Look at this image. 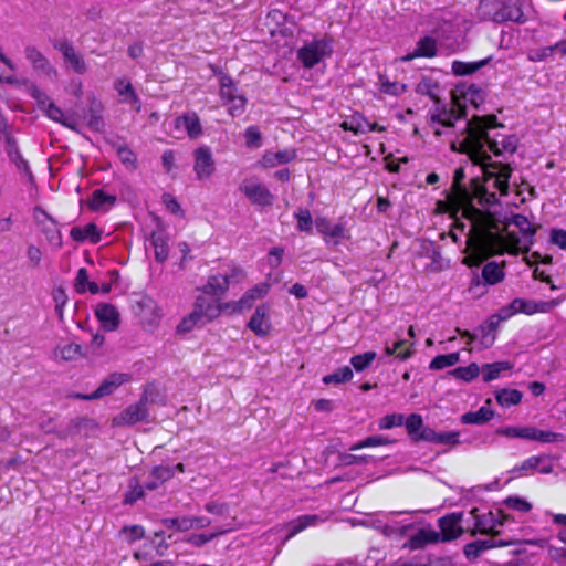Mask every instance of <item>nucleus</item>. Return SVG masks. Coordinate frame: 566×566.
Segmentation results:
<instances>
[{
  "instance_id": "nucleus-1",
  "label": "nucleus",
  "mask_w": 566,
  "mask_h": 566,
  "mask_svg": "<svg viewBox=\"0 0 566 566\" xmlns=\"http://www.w3.org/2000/svg\"><path fill=\"white\" fill-rule=\"evenodd\" d=\"M429 126L436 136L446 137L453 151L467 154L484 171V184L476 188L483 200L494 201L507 195L512 169L507 164L491 161L489 151L497 156L513 154L518 143L514 135L491 137L483 118L474 117L460 125L459 115L439 107L430 112Z\"/></svg>"
},
{
  "instance_id": "nucleus-2",
  "label": "nucleus",
  "mask_w": 566,
  "mask_h": 566,
  "mask_svg": "<svg viewBox=\"0 0 566 566\" xmlns=\"http://www.w3.org/2000/svg\"><path fill=\"white\" fill-rule=\"evenodd\" d=\"M485 207L474 222V230L465 232V253L463 263L478 266L494 254H517L528 250L534 230L524 216L516 214L512 221L500 229L494 216Z\"/></svg>"
},
{
  "instance_id": "nucleus-3",
  "label": "nucleus",
  "mask_w": 566,
  "mask_h": 566,
  "mask_svg": "<svg viewBox=\"0 0 566 566\" xmlns=\"http://www.w3.org/2000/svg\"><path fill=\"white\" fill-rule=\"evenodd\" d=\"M482 177L474 178L472 180L471 190H468L461 185L465 178L464 168L459 167L454 171L452 191L447 198V211L454 219L455 229L451 232L454 240L457 238V230H460L461 234L465 235L467 231L474 230V222L485 209V207H492L497 201H486L482 199L476 192L478 185L484 184V171Z\"/></svg>"
},
{
  "instance_id": "nucleus-4",
  "label": "nucleus",
  "mask_w": 566,
  "mask_h": 566,
  "mask_svg": "<svg viewBox=\"0 0 566 566\" xmlns=\"http://www.w3.org/2000/svg\"><path fill=\"white\" fill-rule=\"evenodd\" d=\"M384 533L387 536H408L409 539L403 544V547L411 551L420 549L429 544L440 542V534L431 526L415 527L412 523L403 521H395L386 524Z\"/></svg>"
},
{
  "instance_id": "nucleus-5",
  "label": "nucleus",
  "mask_w": 566,
  "mask_h": 566,
  "mask_svg": "<svg viewBox=\"0 0 566 566\" xmlns=\"http://www.w3.org/2000/svg\"><path fill=\"white\" fill-rule=\"evenodd\" d=\"M333 53L332 41L327 38L313 40L297 50V59L306 69H312Z\"/></svg>"
},
{
  "instance_id": "nucleus-6",
  "label": "nucleus",
  "mask_w": 566,
  "mask_h": 566,
  "mask_svg": "<svg viewBox=\"0 0 566 566\" xmlns=\"http://www.w3.org/2000/svg\"><path fill=\"white\" fill-rule=\"evenodd\" d=\"M244 277V273L240 268L232 266L228 273H219L210 275L207 283L200 289L203 294L221 297L229 289L232 281L239 282Z\"/></svg>"
},
{
  "instance_id": "nucleus-7",
  "label": "nucleus",
  "mask_w": 566,
  "mask_h": 566,
  "mask_svg": "<svg viewBox=\"0 0 566 566\" xmlns=\"http://www.w3.org/2000/svg\"><path fill=\"white\" fill-rule=\"evenodd\" d=\"M554 470L553 458L547 454L532 455L515 465L513 472L517 476L533 475L534 473L549 474Z\"/></svg>"
},
{
  "instance_id": "nucleus-8",
  "label": "nucleus",
  "mask_w": 566,
  "mask_h": 566,
  "mask_svg": "<svg viewBox=\"0 0 566 566\" xmlns=\"http://www.w3.org/2000/svg\"><path fill=\"white\" fill-rule=\"evenodd\" d=\"M53 48L59 51L65 65L77 74L87 72V64L84 56L66 40H54Z\"/></svg>"
},
{
  "instance_id": "nucleus-9",
  "label": "nucleus",
  "mask_w": 566,
  "mask_h": 566,
  "mask_svg": "<svg viewBox=\"0 0 566 566\" xmlns=\"http://www.w3.org/2000/svg\"><path fill=\"white\" fill-rule=\"evenodd\" d=\"M481 275L483 284L478 276L474 277L469 287L470 293L482 295L485 291L478 292V290L482 289L484 285H495L502 282L505 277L504 263L500 264L496 262H488L483 266Z\"/></svg>"
},
{
  "instance_id": "nucleus-10",
  "label": "nucleus",
  "mask_w": 566,
  "mask_h": 566,
  "mask_svg": "<svg viewBox=\"0 0 566 566\" xmlns=\"http://www.w3.org/2000/svg\"><path fill=\"white\" fill-rule=\"evenodd\" d=\"M474 517L475 531L481 534H500V527L503 525V515L501 511H486L480 513L478 509L470 512Z\"/></svg>"
},
{
  "instance_id": "nucleus-11",
  "label": "nucleus",
  "mask_w": 566,
  "mask_h": 566,
  "mask_svg": "<svg viewBox=\"0 0 566 566\" xmlns=\"http://www.w3.org/2000/svg\"><path fill=\"white\" fill-rule=\"evenodd\" d=\"M315 228L323 235L327 244L338 245L343 240L350 238L348 230L342 223L333 224L327 218L318 217L314 221Z\"/></svg>"
},
{
  "instance_id": "nucleus-12",
  "label": "nucleus",
  "mask_w": 566,
  "mask_h": 566,
  "mask_svg": "<svg viewBox=\"0 0 566 566\" xmlns=\"http://www.w3.org/2000/svg\"><path fill=\"white\" fill-rule=\"evenodd\" d=\"M228 307H230L229 303L223 304L220 302L219 297L210 296L201 292L196 298L193 310L208 323L217 318L221 312Z\"/></svg>"
},
{
  "instance_id": "nucleus-13",
  "label": "nucleus",
  "mask_w": 566,
  "mask_h": 566,
  "mask_svg": "<svg viewBox=\"0 0 566 566\" xmlns=\"http://www.w3.org/2000/svg\"><path fill=\"white\" fill-rule=\"evenodd\" d=\"M216 163L208 146H200L193 151V171L198 179H207L213 175Z\"/></svg>"
},
{
  "instance_id": "nucleus-14",
  "label": "nucleus",
  "mask_w": 566,
  "mask_h": 566,
  "mask_svg": "<svg viewBox=\"0 0 566 566\" xmlns=\"http://www.w3.org/2000/svg\"><path fill=\"white\" fill-rule=\"evenodd\" d=\"M130 376L125 373H114L103 380L99 387L90 395L77 394L75 397L82 400H94L113 394L119 386L129 381Z\"/></svg>"
},
{
  "instance_id": "nucleus-15",
  "label": "nucleus",
  "mask_w": 566,
  "mask_h": 566,
  "mask_svg": "<svg viewBox=\"0 0 566 566\" xmlns=\"http://www.w3.org/2000/svg\"><path fill=\"white\" fill-rule=\"evenodd\" d=\"M248 327L259 337H265L270 334L272 324L271 307L269 304L263 303L256 306L254 313L248 322Z\"/></svg>"
},
{
  "instance_id": "nucleus-16",
  "label": "nucleus",
  "mask_w": 566,
  "mask_h": 566,
  "mask_svg": "<svg viewBox=\"0 0 566 566\" xmlns=\"http://www.w3.org/2000/svg\"><path fill=\"white\" fill-rule=\"evenodd\" d=\"M562 300L553 298L549 301H530L524 298H514L512 301V307L516 313H523L526 315H533L535 313H548L560 304Z\"/></svg>"
},
{
  "instance_id": "nucleus-17",
  "label": "nucleus",
  "mask_w": 566,
  "mask_h": 566,
  "mask_svg": "<svg viewBox=\"0 0 566 566\" xmlns=\"http://www.w3.org/2000/svg\"><path fill=\"white\" fill-rule=\"evenodd\" d=\"M185 471L184 464L176 465L160 464L154 467L149 473L148 480L145 483L147 490H156L165 482L169 481L176 472L182 473Z\"/></svg>"
},
{
  "instance_id": "nucleus-18",
  "label": "nucleus",
  "mask_w": 566,
  "mask_h": 566,
  "mask_svg": "<svg viewBox=\"0 0 566 566\" xmlns=\"http://www.w3.org/2000/svg\"><path fill=\"white\" fill-rule=\"evenodd\" d=\"M240 190L254 205L270 206L273 201V196L269 189L255 180H244L240 186Z\"/></svg>"
},
{
  "instance_id": "nucleus-19",
  "label": "nucleus",
  "mask_w": 566,
  "mask_h": 566,
  "mask_svg": "<svg viewBox=\"0 0 566 566\" xmlns=\"http://www.w3.org/2000/svg\"><path fill=\"white\" fill-rule=\"evenodd\" d=\"M148 411L145 402L140 401L128 406L119 415L113 418L114 426H133L147 418Z\"/></svg>"
},
{
  "instance_id": "nucleus-20",
  "label": "nucleus",
  "mask_w": 566,
  "mask_h": 566,
  "mask_svg": "<svg viewBox=\"0 0 566 566\" xmlns=\"http://www.w3.org/2000/svg\"><path fill=\"white\" fill-rule=\"evenodd\" d=\"M114 87L119 96V102L129 105L134 111L140 112L142 104L132 83L126 77L115 81Z\"/></svg>"
},
{
  "instance_id": "nucleus-21",
  "label": "nucleus",
  "mask_w": 566,
  "mask_h": 566,
  "mask_svg": "<svg viewBox=\"0 0 566 566\" xmlns=\"http://www.w3.org/2000/svg\"><path fill=\"white\" fill-rule=\"evenodd\" d=\"M95 315L104 331H115L119 325V313L117 308L108 303H101L95 307Z\"/></svg>"
},
{
  "instance_id": "nucleus-22",
  "label": "nucleus",
  "mask_w": 566,
  "mask_h": 566,
  "mask_svg": "<svg viewBox=\"0 0 566 566\" xmlns=\"http://www.w3.org/2000/svg\"><path fill=\"white\" fill-rule=\"evenodd\" d=\"M437 40L432 36L421 38L412 52L400 57L401 62H409L417 57L431 59L437 55Z\"/></svg>"
},
{
  "instance_id": "nucleus-23",
  "label": "nucleus",
  "mask_w": 566,
  "mask_h": 566,
  "mask_svg": "<svg viewBox=\"0 0 566 566\" xmlns=\"http://www.w3.org/2000/svg\"><path fill=\"white\" fill-rule=\"evenodd\" d=\"M340 127L344 130L353 132L355 135L384 130V127L378 126L376 123L368 122L360 114H355L352 117L343 120Z\"/></svg>"
},
{
  "instance_id": "nucleus-24",
  "label": "nucleus",
  "mask_w": 566,
  "mask_h": 566,
  "mask_svg": "<svg viewBox=\"0 0 566 566\" xmlns=\"http://www.w3.org/2000/svg\"><path fill=\"white\" fill-rule=\"evenodd\" d=\"M565 439L563 433L552 430H542L534 426H524L523 440L535 441L539 443H558Z\"/></svg>"
},
{
  "instance_id": "nucleus-25",
  "label": "nucleus",
  "mask_w": 566,
  "mask_h": 566,
  "mask_svg": "<svg viewBox=\"0 0 566 566\" xmlns=\"http://www.w3.org/2000/svg\"><path fill=\"white\" fill-rule=\"evenodd\" d=\"M420 438L422 441L448 447H455L460 443L459 431L438 432L431 428H427L421 431Z\"/></svg>"
},
{
  "instance_id": "nucleus-26",
  "label": "nucleus",
  "mask_w": 566,
  "mask_h": 566,
  "mask_svg": "<svg viewBox=\"0 0 566 566\" xmlns=\"http://www.w3.org/2000/svg\"><path fill=\"white\" fill-rule=\"evenodd\" d=\"M174 123L177 132H185L190 138H197L202 134L200 119L193 112L178 116Z\"/></svg>"
},
{
  "instance_id": "nucleus-27",
  "label": "nucleus",
  "mask_w": 566,
  "mask_h": 566,
  "mask_svg": "<svg viewBox=\"0 0 566 566\" xmlns=\"http://www.w3.org/2000/svg\"><path fill=\"white\" fill-rule=\"evenodd\" d=\"M462 514H449L439 520V526L441 532L440 541H451L459 537L462 533V528L460 526Z\"/></svg>"
},
{
  "instance_id": "nucleus-28",
  "label": "nucleus",
  "mask_w": 566,
  "mask_h": 566,
  "mask_svg": "<svg viewBox=\"0 0 566 566\" xmlns=\"http://www.w3.org/2000/svg\"><path fill=\"white\" fill-rule=\"evenodd\" d=\"M513 542L511 539H479L467 544L464 547V554L468 558H476L481 553L494 548V547H504L512 545Z\"/></svg>"
},
{
  "instance_id": "nucleus-29",
  "label": "nucleus",
  "mask_w": 566,
  "mask_h": 566,
  "mask_svg": "<svg viewBox=\"0 0 566 566\" xmlns=\"http://www.w3.org/2000/svg\"><path fill=\"white\" fill-rule=\"evenodd\" d=\"M70 237L76 242L96 244L102 239V231L95 223H86L84 226L73 227L70 231Z\"/></svg>"
},
{
  "instance_id": "nucleus-30",
  "label": "nucleus",
  "mask_w": 566,
  "mask_h": 566,
  "mask_svg": "<svg viewBox=\"0 0 566 566\" xmlns=\"http://www.w3.org/2000/svg\"><path fill=\"white\" fill-rule=\"evenodd\" d=\"M39 227L50 244L54 247L61 245V233L57 224L50 219L45 212L38 210V228Z\"/></svg>"
},
{
  "instance_id": "nucleus-31",
  "label": "nucleus",
  "mask_w": 566,
  "mask_h": 566,
  "mask_svg": "<svg viewBox=\"0 0 566 566\" xmlns=\"http://www.w3.org/2000/svg\"><path fill=\"white\" fill-rule=\"evenodd\" d=\"M295 157L296 153L291 148L277 151L268 150L263 154L259 165L264 168H273L282 164L291 163Z\"/></svg>"
},
{
  "instance_id": "nucleus-32",
  "label": "nucleus",
  "mask_w": 566,
  "mask_h": 566,
  "mask_svg": "<svg viewBox=\"0 0 566 566\" xmlns=\"http://www.w3.org/2000/svg\"><path fill=\"white\" fill-rule=\"evenodd\" d=\"M327 520V516L324 514H306L297 517L289 524L290 532L286 536V539L292 538L300 532L304 531L310 526H316L319 523Z\"/></svg>"
},
{
  "instance_id": "nucleus-33",
  "label": "nucleus",
  "mask_w": 566,
  "mask_h": 566,
  "mask_svg": "<svg viewBox=\"0 0 566 566\" xmlns=\"http://www.w3.org/2000/svg\"><path fill=\"white\" fill-rule=\"evenodd\" d=\"M492 19L496 22H523V11L516 0H510L503 3L502 8L494 13Z\"/></svg>"
},
{
  "instance_id": "nucleus-34",
  "label": "nucleus",
  "mask_w": 566,
  "mask_h": 566,
  "mask_svg": "<svg viewBox=\"0 0 566 566\" xmlns=\"http://www.w3.org/2000/svg\"><path fill=\"white\" fill-rule=\"evenodd\" d=\"M269 290L270 285L268 283L256 284L242 295L234 307L239 311L252 307L256 300L264 297L269 293Z\"/></svg>"
},
{
  "instance_id": "nucleus-35",
  "label": "nucleus",
  "mask_w": 566,
  "mask_h": 566,
  "mask_svg": "<svg viewBox=\"0 0 566 566\" xmlns=\"http://www.w3.org/2000/svg\"><path fill=\"white\" fill-rule=\"evenodd\" d=\"M38 108H41L45 112L46 116L52 120L62 123L65 126H71V116L66 115L60 107L55 106L51 102L46 99H42L41 95L38 93Z\"/></svg>"
},
{
  "instance_id": "nucleus-36",
  "label": "nucleus",
  "mask_w": 566,
  "mask_h": 566,
  "mask_svg": "<svg viewBox=\"0 0 566 566\" xmlns=\"http://www.w3.org/2000/svg\"><path fill=\"white\" fill-rule=\"evenodd\" d=\"M167 526L176 527L180 531H188L191 528L203 527L209 524V520L206 517H178L166 520Z\"/></svg>"
},
{
  "instance_id": "nucleus-37",
  "label": "nucleus",
  "mask_w": 566,
  "mask_h": 566,
  "mask_svg": "<svg viewBox=\"0 0 566 566\" xmlns=\"http://www.w3.org/2000/svg\"><path fill=\"white\" fill-rule=\"evenodd\" d=\"M494 417V411L488 407L482 406L476 411L465 412L461 416L460 420L464 424H483Z\"/></svg>"
},
{
  "instance_id": "nucleus-38",
  "label": "nucleus",
  "mask_w": 566,
  "mask_h": 566,
  "mask_svg": "<svg viewBox=\"0 0 566 566\" xmlns=\"http://www.w3.org/2000/svg\"><path fill=\"white\" fill-rule=\"evenodd\" d=\"M512 365L509 361H496L493 364H485L482 366L483 380L485 382L495 380L500 378V376L512 369Z\"/></svg>"
},
{
  "instance_id": "nucleus-39",
  "label": "nucleus",
  "mask_w": 566,
  "mask_h": 566,
  "mask_svg": "<svg viewBox=\"0 0 566 566\" xmlns=\"http://www.w3.org/2000/svg\"><path fill=\"white\" fill-rule=\"evenodd\" d=\"M522 397V392L517 389H501L495 396L497 403L504 408L518 405Z\"/></svg>"
},
{
  "instance_id": "nucleus-40",
  "label": "nucleus",
  "mask_w": 566,
  "mask_h": 566,
  "mask_svg": "<svg viewBox=\"0 0 566 566\" xmlns=\"http://www.w3.org/2000/svg\"><path fill=\"white\" fill-rule=\"evenodd\" d=\"M408 434L416 441L422 440L420 438L421 431L428 427L423 426L422 417L418 413H411L405 421Z\"/></svg>"
},
{
  "instance_id": "nucleus-41",
  "label": "nucleus",
  "mask_w": 566,
  "mask_h": 566,
  "mask_svg": "<svg viewBox=\"0 0 566 566\" xmlns=\"http://www.w3.org/2000/svg\"><path fill=\"white\" fill-rule=\"evenodd\" d=\"M75 289L78 293H85L90 291L92 294H96L99 292V287L97 283L88 281L87 270L82 268L77 271L75 279Z\"/></svg>"
},
{
  "instance_id": "nucleus-42",
  "label": "nucleus",
  "mask_w": 566,
  "mask_h": 566,
  "mask_svg": "<svg viewBox=\"0 0 566 566\" xmlns=\"http://www.w3.org/2000/svg\"><path fill=\"white\" fill-rule=\"evenodd\" d=\"M116 201L115 196L105 193L103 190L97 189L93 192L88 206L92 210L97 211L104 208V206H112Z\"/></svg>"
},
{
  "instance_id": "nucleus-43",
  "label": "nucleus",
  "mask_w": 566,
  "mask_h": 566,
  "mask_svg": "<svg viewBox=\"0 0 566 566\" xmlns=\"http://www.w3.org/2000/svg\"><path fill=\"white\" fill-rule=\"evenodd\" d=\"M459 360H460L459 353L438 355L431 360L429 367L432 370H440V369H443L447 367L454 366L457 363H459Z\"/></svg>"
},
{
  "instance_id": "nucleus-44",
  "label": "nucleus",
  "mask_w": 566,
  "mask_h": 566,
  "mask_svg": "<svg viewBox=\"0 0 566 566\" xmlns=\"http://www.w3.org/2000/svg\"><path fill=\"white\" fill-rule=\"evenodd\" d=\"M353 370L348 366L337 369L335 373L323 377L324 384H344L353 379Z\"/></svg>"
},
{
  "instance_id": "nucleus-45",
  "label": "nucleus",
  "mask_w": 566,
  "mask_h": 566,
  "mask_svg": "<svg viewBox=\"0 0 566 566\" xmlns=\"http://www.w3.org/2000/svg\"><path fill=\"white\" fill-rule=\"evenodd\" d=\"M144 496V486L137 478L129 480L128 490L125 493L124 502L126 504H133Z\"/></svg>"
},
{
  "instance_id": "nucleus-46",
  "label": "nucleus",
  "mask_w": 566,
  "mask_h": 566,
  "mask_svg": "<svg viewBox=\"0 0 566 566\" xmlns=\"http://www.w3.org/2000/svg\"><path fill=\"white\" fill-rule=\"evenodd\" d=\"M237 95L239 94L232 78L228 75H222L220 77V97L222 102H230Z\"/></svg>"
},
{
  "instance_id": "nucleus-47",
  "label": "nucleus",
  "mask_w": 566,
  "mask_h": 566,
  "mask_svg": "<svg viewBox=\"0 0 566 566\" xmlns=\"http://www.w3.org/2000/svg\"><path fill=\"white\" fill-rule=\"evenodd\" d=\"M377 354L375 352H366L364 354L355 355L350 358L353 368L357 371H364L375 360Z\"/></svg>"
},
{
  "instance_id": "nucleus-48",
  "label": "nucleus",
  "mask_w": 566,
  "mask_h": 566,
  "mask_svg": "<svg viewBox=\"0 0 566 566\" xmlns=\"http://www.w3.org/2000/svg\"><path fill=\"white\" fill-rule=\"evenodd\" d=\"M38 76H44L51 82L57 81L59 73L56 69L42 55L38 54Z\"/></svg>"
},
{
  "instance_id": "nucleus-49",
  "label": "nucleus",
  "mask_w": 566,
  "mask_h": 566,
  "mask_svg": "<svg viewBox=\"0 0 566 566\" xmlns=\"http://www.w3.org/2000/svg\"><path fill=\"white\" fill-rule=\"evenodd\" d=\"M480 374V367L478 364L472 363L465 367H458L452 370V375L463 381H471L476 378Z\"/></svg>"
},
{
  "instance_id": "nucleus-50",
  "label": "nucleus",
  "mask_w": 566,
  "mask_h": 566,
  "mask_svg": "<svg viewBox=\"0 0 566 566\" xmlns=\"http://www.w3.org/2000/svg\"><path fill=\"white\" fill-rule=\"evenodd\" d=\"M202 317L198 315V313L193 310L189 315L182 318V321L178 324L177 331L179 333H188L192 331L197 325L205 324Z\"/></svg>"
},
{
  "instance_id": "nucleus-51",
  "label": "nucleus",
  "mask_w": 566,
  "mask_h": 566,
  "mask_svg": "<svg viewBox=\"0 0 566 566\" xmlns=\"http://www.w3.org/2000/svg\"><path fill=\"white\" fill-rule=\"evenodd\" d=\"M462 96L464 105L470 103L474 108H476L484 101V94L482 90L475 85H471L465 91H463Z\"/></svg>"
},
{
  "instance_id": "nucleus-52",
  "label": "nucleus",
  "mask_w": 566,
  "mask_h": 566,
  "mask_svg": "<svg viewBox=\"0 0 566 566\" xmlns=\"http://www.w3.org/2000/svg\"><path fill=\"white\" fill-rule=\"evenodd\" d=\"M486 64V60L479 63H465L461 61H454L452 63V72L455 75H469L478 71L481 66Z\"/></svg>"
},
{
  "instance_id": "nucleus-53",
  "label": "nucleus",
  "mask_w": 566,
  "mask_h": 566,
  "mask_svg": "<svg viewBox=\"0 0 566 566\" xmlns=\"http://www.w3.org/2000/svg\"><path fill=\"white\" fill-rule=\"evenodd\" d=\"M117 155L127 169L135 170L137 168V156L130 148L120 146L117 149Z\"/></svg>"
},
{
  "instance_id": "nucleus-54",
  "label": "nucleus",
  "mask_w": 566,
  "mask_h": 566,
  "mask_svg": "<svg viewBox=\"0 0 566 566\" xmlns=\"http://www.w3.org/2000/svg\"><path fill=\"white\" fill-rule=\"evenodd\" d=\"M151 243L155 249V258L158 262H165L168 258L169 248L165 238L157 235L153 237Z\"/></svg>"
},
{
  "instance_id": "nucleus-55",
  "label": "nucleus",
  "mask_w": 566,
  "mask_h": 566,
  "mask_svg": "<svg viewBox=\"0 0 566 566\" xmlns=\"http://www.w3.org/2000/svg\"><path fill=\"white\" fill-rule=\"evenodd\" d=\"M549 516L553 524L558 527L557 537L560 542L566 544V514L545 512Z\"/></svg>"
},
{
  "instance_id": "nucleus-56",
  "label": "nucleus",
  "mask_w": 566,
  "mask_h": 566,
  "mask_svg": "<svg viewBox=\"0 0 566 566\" xmlns=\"http://www.w3.org/2000/svg\"><path fill=\"white\" fill-rule=\"evenodd\" d=\"M403 344L405 340L402 339L395 342L392 346L386 344L384 352L387 356L396 355L400 360H406L412 355V350L410 348L401 350Z\"/></svg>"
},
{
  "instance_id": "nucleus-57",
  "label": "nucleus",
  "mask_w": 566,
  "mask_h": 566,
  "mask_svg": "<svg viewBox=\"0 0 566 566\" xmlns=\"http://www.w3.org/2000/svg\"><path fill=\"white\" fill-rule=\"evenodd\" d=\"M81 347L77 344H64L59 346L55 350V355L63 360H72L80 355Z\"/></svg>"
},
{
  "instance_id": "nucleus-58",
  "label": "nucleus",
  "mask_w": 566,
  "mask_h": 566,
  "mask_svg": "<svg viewBox=\"0 0 566 566\" xmlns=\"http://www.w3.org/2000/svg\"><path fill=\"white\" fill-rule=\"evenodd\" d=\"M504 504L507 509L521 513H526L532 510V504L520 496H510L504 501Z\"/></svg>"
},
{
  "instance_id": "nucleus-59",
  "label": "nucleus",
  "mask_w": 566,
  "mask_h": 566,
  "mask_svg": "<svg viewBox=\"0 0 566 566\" xmlns=\"http://www.w3.org/2000/svg\"><path fill=\"white\" fill-rule=\"evenodd\" d=\"M407 86L399 82H390L388 78L380 77V91L385 94L398 96L406 91Z\"/></svg>"
},
{
  "instance_id": "nucleus-60",
  "label": "nucleus",
  "mask_w": 566,
  "mask_h": 566,
  "mask_svg": "<svg viewBox=\"0 0 566 566\" xmlns=\"http://www.w3.org/2000/svg\"><path fill=\"white\" fill-rule=\"evenodd\" d=\"M405 417L401 413H391L386 415L380 418L378 422V427L381 430H388L396 427H401L403 424Z\"/></svg>"
},
{
  "instance_id": "nucleus-61",
  "label": "nucleus",
  "mask_w": 566,
  "mask_h": 566,
  "mask_svg": "<svg viewBox=\"0 0 566 566\" xmlns=\"http://www.w3.org/2000/svg\"><path fill=\"white\" fill-rule=\"evenodd\" d=\"M495 433L509 439H523L524 426H505L496 429Z\"/></svg>"
},
{
  "instance_id": "nucleus-62",
  "label": "nucleus",
  "mask_w": 566,
  "mask_h": 566,
  "mask_svg": "<svg viewBox=\"0 0 566 566\" xmlns=\"http://www.w3.org/2000/svg\"><path fill=\"white\" fill-rule=\"evenodd\" d=\"M245 145L249 148L261 146V133L255 126H249L244 132Z\"/></svg>"
},
{
  "instance_id": "nucleus-63",
  "label": "nucleus",
  "mask_w": 566,
  "mask_h": 566,
  "mask_svg": "<svg viewBox=\"0 0 566 566\" xmlns=\"http://www.w3.org/2000/svg\"><path fill=\"white\" fill-rule=\"evenodd\" d=\"M297 219V228L300 231H310L313 220L310 211L307 209H301L295 213Z\"/></svg>"
},
{
  "instance_id": "nucleus-64",
  "label": "nucleus",
  "mask_w": 566,
  "mask_h": 566,
  "mask_svg": "<svg viewBox=\"0 0 566 566\" xmlns=\"http://www.w3.org/2000/svg\"><path fill=\"white\" fill-rule=\"evenodd\" d=\"M226 105L229 106V113L232 116H237L243 113L247 104V99L242 95H237L230 102H224Z\"/></svg>"
}]
</instances>
